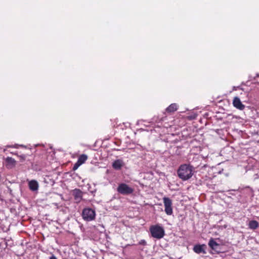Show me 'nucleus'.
<instances>
[{"instance_id":"1","label":"nucleus","mask_w":259,"mask_h":259,"mask_svg":"<svg viewBox=\"0 0 259 259\" xmlns=\"http://www.w3.org/2000/svg\"><path fill=\"white\" fill-rule=\"evenodd\" d=\"M195 172V168L190 164L181 165L177 170V174L180 179L187 181L192 178Z\"/></svg>"},{"instance_id":"2","label":"nucleus","mask_w":259,"mask_h":259,"mask_svg":"<svg viewBox=\"0 0 259 259\" xmlns=\"http://www.w3.org/2000/svg\"><path fill=\"white\" fill-rule=\"evenodd\" d=\"M241 195L238 198V201L242 203L247 202L248 197H252L253 196V191L249 187H246L241 189L240 190Z\"/></svg>"},{"instance_id":"3","label":"nucleus","mask_w":259,"mask_h":259,"mask_svg":"<svg viewBox=\"0 0 259 259\" xmlns=\"http://www.w3.org/2000/svg\"><path fill=\"white\" fill-rule=\"evenodd\" d=\"M151 236L155 238L159 239L164 236L163 228L159 225L151 226L150 228Z\"/></svg>"},{"instance_id":"4","label":"nucleus","mask_w":259,"mask_h":259,"mask_svg":"<svg viewBox=\"0 0 259 259\" xmlns=\"http://www.w3.org/2000/svg\"><path fill=\"white\" fill-rule=\"evenodd\" d=\"M82 217L83 219L87 222L93 221L96 217L95 211L91 208H85L82 210Z\"/></svg>"},{"instance_id":"5","label":"nucleus","mask_w":259,"mask_h":259,"mask_svg":"<svg viewBox=\"0 0 259 259\" xmlns=\"http://www.w3.org/2000/svg\"><path fill=\"white\" fill-rule=\"evenodd\" d=\"M117 191L123 195H128L132 194L134 189L125 183H120L117 188Z\"/></svg>"},{"instance_id":"6","label":"nucleus","mask_w":259,"mask_h":259,"mask_svg":"<svg viewBox=\"0 0 259 259\" xmlns=\"http://www.w3.org/2000/svg\"><path fill=\"white\" fill-rule=\"evenodd\" d=\"M163 201L166 214L168 215H171L173 213L171 200L168 197H164L163 198Z\"/></svg>"},{"instance_id":"7","label":"nucleus","mask_w":259,"mask_h":259,"mask_svg":"<svg viewBox=\"0 0 259 259\" xmlns=\"http://www.w3.org/2000/svg\"><path fill=\"white\" fill-rule=\"evenodd\" d=\"M72 193L76 202H80L82 198V192L80 189H75Z\"/></svg>"},{"instance_id":"8","label":"nucleus","mask_w":259,"mask_h":259,"mask_svg":"<svg viewBox=\"0 0 259 259\" xmlns=\"http://www.w3.org/2000/svg\"><path fill=\"white\" fill-rule=\"evenodd\" d=\"M233 105L236 108L240 110H243L245 108V105L242 103L240 98L237 97L234 98Z\"/></svg>"},{"instance_id":"9","label":"nucleus","mask_w":259,"mask_h":259,"mask_svg":"<svg viewBox=\"0 0 259 259\" xmlns=\"http://www.w3.org/2000/svg\"><path fill=\"white\" fill-rule=\"evenodd\" d=\"M205 248L206 245L205 244H197L194 246L193 250L195 253L198 254H205L206 253L205 251Z\"/></svg>"},{"instance_id":"10","label":"nucleus","mask_w":259,"mask_h":259,"mask_svg":"<svg viewBox=\"0 0 259 259\" xmlns=\"http://www.w3.org/2000/svg\"><path fill=\"white\" fill-rule=\"evenodd\" d=\"M6 166L8 168H12L15 166L16 161L13 158L8 157L5 159Z\"/></svg>"},{"instance_id":"11","label":"nucleus","mask_w":259,"mask_h":259,"mask_svg":"<svg viewBox=\"0 0 259 259\" xmlns=\"http://www.w3.org/2000/svg\"><path fill=\"white\" fill-rule=\"evenodd\" d=\"M124 163L122 160L118 159L115 160L112 163L113 167L116 170H119L123 166Z\"/></svg>"},{"instance_id":"12","label":"nucleus","mask_w":259,"mask_h":259,"mask_svg":"<svg viewBox=\"0 0 259 259\" xmlns=\"http://www.w3.org/2000/svg\"><path fill=\"white\" fill-rule=\"evenodd\" d=\"M28 186L30 190L32 191H36L38 189V184L35 180H31L28 183Z\"/></svg>"},{"instance_id":"13","label":"nucleus","mask_w":259,"mask_h":259,"mask_svg":"<svg viewBox=\"0 0 259 259\" xmlns=\"http://www.w3.org/2000/svg\"><path fill=\"white\" fill-rule=\"evenodd\" d=\"M209 246L214 250H217L220 246L218 244L213 238H211L208 242Z\"/></svg>"},{"instance_id":"14","label":"nucleus","mask_w":259,"mask_h":259,"mask_svg":"<svg viewBox=\"0 0 259 259\" xmlns=\"http://www.w3.org/2000/svg\"><path fill=\"white\" fill-rule=\"evenodd\" d=\"M178 107V105L176 103H172L166 108V111L169 113L174 112L177 110Z\"/></svg>"},{"instance_id":"15","label":"nucleus","mask_w":259,"mask_h":259,"mask_svg":"<svg viewBox=\"0 0 259 259\" xmlns=\"http://www.w3.org/2000/svg\"><path fill=\"white\" fill-rule=\"evenodd\" d=\"M248 227L251 229H255L258 227V223L256 221H251L249 222Z\"/></svg>"},{"instance_id":"16","label":"nucleus","mask_w":259,"mask_h":259,"mask_svg":"<svg viewBox=\"0 0 259 259\" xmlns=\"http://www.w3.org/2000/svg\"><path fill=\"white\" fill-rule=\"evenodd\" d=\"M88 157L85 154H82L81 155L77 160V161L78 163H80V164L83 163L87 160Z\"/></svg>"},{"instance_id":"17","label":"nucleus","mask_w":259,"mask_h":259,"mask_svg":"<svg viewBox=\"0 0 259 259\" xmlns=\"http://www.w3.org/2000/svg\"><path fill=\"white\" fill-rule=\"evenodd\" d=\"M81 164H80V163H78V162L77 161V162L76 163H75V164L74 165L73 169L76 170L79 167V166H80Z\"/></svg>"},{"instance_id":"18","label":"nucleus","mask_w":259,"mask_h":259,"mask_svg":"<svg viewBox=\"0 0 259 259\" xmlns=\"http://www.w3.org/2000/svg\"><path fill=\"white\" fill-rule=\"evenodd\" d=\"M18 157H19L21 159V160L22 161H24L26 159V156L24 154H22V155H18Z\"/></svg>"},{"instance_id":"19","label":"nucleus","mask_w":259,"mask_h":259,"mask_svg":"<svg viewBox=\"0 0 259 259\" xmlns=\"http://www.w3.org/2000/svg\"><path fill=\"white\" fill-rule=\"evenodd\" d=\"M139 244L140 245H146L147 243H146V241L143 239V240H141L140 241H139Z\"/></svg>"},{"instance_id":"20","label":"nucleus","mask_w":259,"mask_h":259,"mask_svg":"<svg viewBox=\"0 0 259 259\" xmlns=\"http://www.w3.org/2000/svg\"><path fill=\"white\" fill-rule=\"evenodd\" d=\"M197 116V115L196 114H194L192 115H190V116H188V119H194L196 118Z\"/></svg>"},{"instance_id":"21","label":"nucleus","mask_w":259,"mask_h":259,"mask_svg":"<svg viewBox=\"0 0 259 259\" xmlns=\"http://www.w3.org/2000/svg\"><path fill=\"white\" fill-rule=\"evenodd\" d=\"M19 147V144H15L14 145H13V148H18Z\"/></svg>"},{"instance_id":"22","label":"nucleus","mask_w":259,"mask_h":259,"mask_svg":"<svg viewBox=\"0 0 259 259\" xmlns=\"http://www.w3.org/2000/svg\"><path fill=\"white\" fill-rule=\"evenodd\" d=\"M50 259H57V258L54 255H52L50 256Z\"/></svg>"},{"instance_id":"23","label":"nucleus","mask_w":259,"mask_h":259,"mask_svg":"<svg viewBox=\"0 0 259 259\" xmlns=\"http://www.w3.org/2000/svg\"><path fill=\"white\" fill-rule=\"evenodd\" d=\"M13 145H7L6 146L7 148H13Z\"/></svg>"},{"instance_id":"24","label":"nucleus","mask_w":259,"mask_h":259,"mask_svg":"<svg viewBox=\"0 0 259 259\" xmlns=\"http://www.w3.org/2000/svg\"><path fill=\"white\" fill-rule=\"evenodd\" d=\"M24 147V148H26V146L23 145H19V147Z\"/></svg>"},{"instance_id":"25","label":"nucleus","mask_w":259,"mask_h":259,"mask_svg":"<svg viewBox=\"0 0 259 259\" xmlns=\"http://www.w3.org/2000/svg\"><path fill=\"white\" fill-rule=\"evenodd\" d=\"M11 153L12 154H14V155H17V156L18 155L17 153L11 152Z\"/></svg>"},{"instance_id":"26","label":"nucleus","mask_w":259,"mask_h":259,"mask_svg":"<svg viewBox=\"0 0 259 259\" xmlns=\"http://www.w3.org/2000/svg\"><path fill=\"white\" fill-rule=\"evenodd\" d=\"M259 76L258 74H256V77H258Z\"/></svg>"}]
</instances>
